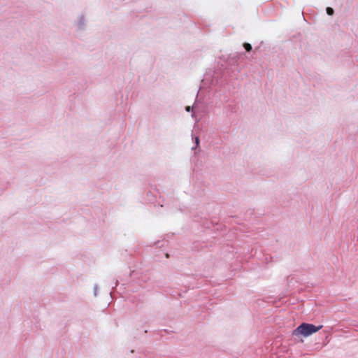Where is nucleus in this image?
Segmentation results:
<instances>
[{"label":"nucleus","mask_w":358,"mask_h":358,"mask_svg":"<svg viewBox=\"0 0 358 358\" xmlns=\"http://www.w3.org/2000/svg\"><path fill=\"white\" fill-rule=\"evenodd\" d=\"M322 328V325L316 327L313 324L303 323L293 331L292 335L296 336H303L304 337H307L318 331Z\"/></svg>","instance_id":"1"},{"label":"nucleus","mask_w":358,"mask_h":358,"mask_svg":"<svg viewBox=\"0 0 358 358\" xmlns=\"http://www.w3.org/2000/svg\"><path fill=\"white\" fill-rule=\"evenodd\" d=\"M243 46L245 48V49L248 51V52H250L251 50H252V46L250 43H245L243 44Z\"/></svg>","instance_id":"2"},{"label":"nucleus","mask_w":358,"mask_h":358,"mask_svg":"<svg viewBox=\"0 0 358 358\" xmlns=\"http://www.w3.org/2000/svg\"><path fill=\"white\" fill-rule=\"evenodd\" d=\"M334 9L332 8H330V7H327V13L329 15H332L334 14Z\"/></svg>","instance_id":"3"},{"label":"nucleus","mask_w":358,"mask_h":358,"mask_svg":"<svg viewBox=\"0 0 358 358\" xmlns=\"http://www.w3.org/2000/svg\"><path fill=\"white\" fill-rule=\"evenodd\" d=\"M185 109L187 111L189 112L192 110V108L191 106H187Z\"/></svg>","instance_id":"4"},{"label":"nucleus","mask_w":358,"mask_h":358,"mask_svg":"<svg viewBox=\"0 0 358 358\" xmlns=\"http://www.w3.org/2000/svg\"><path fill=\"white\" fill-rule=\"evenodd\" d=\"M196 143H199V138H196Z\"/></svg>","instance_id":"5"}]
</instances>
